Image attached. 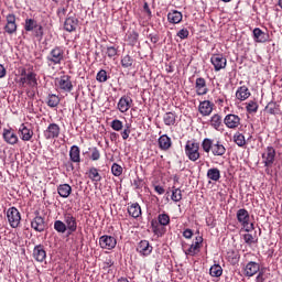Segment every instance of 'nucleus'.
Here are the masks:
<instances>
[{
  "label": "nucleus",
  "mask_w": 282,
  "mask_h": 282,
  "mask_svg": "<svg viewBox=\"0 0 282 282\" xmlns=\"http://www.w3.org/2000/svg\"><path fill=\"white\" fill-rule=\"evenodd\" d=\"M176 120H177V115H175V112H166L163 116V122L164 124H166V127H174Z\"/></svg>",
  "instance_id": "obj_34"
},
{
  "label": "nucleus",
  "mask_w": 282,
  "mask_h": 282,
  "mask_svg": "<svg viewBox=\"0 0 282 282\" xmlns=\"http://www.w3.org/2000/svg\"><path fill=\"white\" fill-rule=\"evenodd\" d=\"M172 202H182V189L174 188L171 196Z\"/></svg>",
  "instance_id": "obj_47"
},
{
  "label": "nucleus",
  "mask_w": 282,
  "mask_h": 282,
  "mask_svg": "<svg viewBox=\"0 0 282 282\" xmlns=\"http://www.w3.org/2000/svg\"><path fill=\"white\" fill-rule=\"evenodd\" d=\"M19 87H39V82L36 79V73L29 72L25 77H20L18 80Z\"/></svg>",
  "instance_id": "obj_5"
},
{
  "label": "nucleus",
  "mask_w": 282,
  "mask_h": 282,
  "mask_svg": "<svg viewBox=\"0 0 282 282\" xmlns=\"http://www.w3.org/2000/svg\"><path fill=\"white\" fill-rule=\"evenodd\" d=\"M261 270V265L254 261H250L246 264L243 269L245 276H254Z\"/></svg>",
  "instance_id": "obj_16"
},
{
  "label": "nucleus",
  "mask_w": 282,
  "mask_h": 282,
  "mask_svg": "<svg viewBox=\"0 0 282 282\" xmlns=\"http://www.w3.org/2000/svg\"><path fill=\"white\" fill-rule=\"evenodd\" d=\"M86 175H88L91 182H100L102 180V176L100 175V173L98 172V169L96 167H90L86 173Z\"/></svg>",
  "instance_id": "obj_38"
},
{
  "label": "nucleus",
  "mask_w": 282,
  "mask_h": 282,
  "mask_svg": "<svg viewBox=\"0 0 282 282\" xmlns=\"http://www.w3.org/2000/svg\"><path fill=\"white\" fill-rule=\"evenodd\" d=\"M158 221L160 226H169V224H171V217L169 214H160L158 216Z\"/></svg>",
  "instance_id": "obj_44"
},
{
  "label": "nucleus",
  "mask_w": 282,
  "mask_h": 282,
  "mask_svg": "<svg viewBox=\"0 0 282 282\" xmlns=\"http://www.w3.org/2000/svg\"><path fill=\"white\" fill-rule=\"evenodd\" d=\"M46 61L50 63V65H61V63L65 61V51H63L61 46H55L51 50Z\"/></svg>",
  "instance_id": "obj_4"
},
{
  "label": "nucleus",
  "mask_w": 282,
  "mask_h": 282,
  "mask_svg": "<svg viewBox=\"0 0 282 282\" xmlns=\"http://www.w3.org/2000/svg\"><path fill=\"white\" fill-rule=\"evenodd\" d=\"M207 177L208 180H212V182H219L221 172L217 167H212L207 171Z\"/></svg>",
  "instance_id": "obj_35"
},
{
  "label": "nucleus",
  "mask_w": 282,
  "mask_h": 282,
  "mask_svg": "<svg viewBox=\"0 0 282 282\" xmlns=\"http://www.w3.org/2000/svg\"><path fill=\"white\" fill-rule=\"evenodd\" d=\"M138 39H140V34L137 31H132L129 35H128V41L130 45H137L138 43Z\"/></svg>",
  "instance_id": "obj_46"
},
{
  "label": "nucleus",
  "mask_w": 282,
  "mask_h": 282,
  "mask_svg": "<svg viewBox=\"0 0 282 282\" xmlns=\"http://www.w3.org/2000/svg\"><path fill=\"white\" fill-rule=\"evenodd\" d=\"M111 173L115 175V177H120L122 175V166H120L118 163H113L111 166Z\"/></svg>",
  "instance_id": "obj_48"
},
{
  "label": "nucleus",
  "mask_w": 282,
  "mask_h": 282,
  "mask_svg": "<svg viewBox=\"0 0 282 282\" xmlns=\"http://www.w3.org/2000/svg\"><path fill=\"white\" fill-rule=\"evenodd\" d=\"M128 214L130 215V217H133V219H138V217L142 215V208L140 207V204L134 203L128 206Z\"/></svg>",
  "instance_id": "obj_31"
},
{
  "label": "nucleus",
  "mask_w": 282,
  "mask_h": 282,
  "mask_svg": "<svg viewBox=\"0 0 282 282\" xmlns=\"http://www.w3.org/2000/svg\"><path fill=\"white\" fill-rule=\"evenodd\" d=\"M64 224L66 225L68 235H72L73 232H76V230H78V223L76 221V217H74L72 213L64 214Z\"/></svg>",
  "instance_id": "obj_9"
},
{
  "label": "nucleus",
  "mask_w": 282,
  "mask_h": 282,
  "mask_svg": "<svg viewBox=\"0 0 282 282\" xmlns=\"http://www.w3.org/2000/svg\"><path fill=\"white\" fill-rule=\"evenodd\" d=\"M256 281H257V282H263V281H264V279H263V272H259V274H258L257 278H256Z\"/></svg>",
  "instance_id": "obj_64"
},
{
  "label": "nucleus",
  "mask_w": 282,
  "mask_h": 282,
  "mask_svg": "<svg viewBox=\"0 0 282 282\" xmlns=\"http://www.w3.org/2000/svg\"><path fill=\"white\" fill-rule=\"evenodd\" d=\"M210 127L216 131H221V127H224V122L219 113H215L209 120Z\"/></svg>",
  "instance_id": "obj_28"
},
{
  "label": "nucleus",
  "mask_w": 282,
  "mask_h": 282,
  "mask_svg": "<svg viewBox=\"0 0 282 282\" xmlns=\"http://www.w3.org/2000/svg\"><path fill=\"white\" fill-rule=\"evenodd\" d=\"M58 87L62 89V91H72L74 89V85L72 84V77L69 75L61 76L58 79Z\"/></svg>",
  "instance_id": "obj_15"
},
{
  "label": "nucleus",
  "mask_w": 282,
  "mask_h": 282,
  "mask_svg": "<svg viewBox=\"0 0 282 282\" xmlns=\"http://www.w3.org/2000/svg\"><path fill=\"white\" fill-rule=\"evenodd\" d=\"M36 28H39V22H36V20H34V19H26L25 20L24 30L26 32H32Z\"/></svg>",
  "instance_id": "obj_41"
},
{
  "label": "nucleus",
  "mask_w": 282,
  "mask_h": 282,
  "mask_svg": "<svg viewBox=\"0 0 282 282\" xmlns=\"http://www.w3.org/2000/svg\"><path fill=\"white\" fill-rule=\"evenodd\" d=\"M182 19H184V17L182 15V12L177 10H173L172 12L167 13L169 23H173V24L182 23Z\"/></svg>",
  "instance_id": "obj_29"
},
{
  "label": "nucleus",
  "mask_w": 282,
  "mask_h": 282,
  "mask_svg": "<svg viewBox=\"0 0 282 282\" xmlns=\"http://www.w3.org/2000/svg\"><path fill=\"white\" fill-rule=\"evenodd\" d=\"M188 34H189L188 29H182L177 32L176 36H178V39L184 40V39H188Z\"/></svg>",
  "instance_id": "obj_55"
},
{
  "label": "nucleus",
  "mask_w": 282,
  "mask_h": 282,
  "mask_svg": "<svg viewBox=\"0 0 282 282\" xmlns=\"http://www.w3.org/2000/svg\"><path fill=\"white\" fill-rule=\"evenodd\" d=\"M122 127H123L122 121L118 119L112 120L111 129H113V131H122Z\"/></svg>",
  "instance_id": "obj_51"
},
{
  "label": "nucleus",
  "mask_w": 282,
  "mask_h": 282,
  "mask_svg": "<svg viewBox=\"0 0 282 282\" xmlns=\"http://www.w3.org/2000/svg\"><path fill=\"white\" fill-rule=\"evenodd\" d=\"M143 10H144V12H147V14L149 15V17H151V9L149 8V3H144V6H143Z\"/></svg>",
  "instance_id": "obj_63"
},
{
  "label": "nucleus",
  "mask_w": 282,
  "mask_h": 282,
  "mask_svg": "<svg viewBox=\"0 0 282 282\" xmlns=\"http://www.w3.org/2000/svg\"><path fill=\"white\" fill-rule=\"evenodd\" d=\"M2 138L7 144H17L19 142V137L12 129H3Z\"/></svg>",
  "instance_id": "obj_20"
},
{
  "label": "nucleus",
  "mask_w": 282,
  "mask_h": 282,
  "mask_svg": "<svg viewBox=\"0 0 282 282\" xmlns=\"http://www.w3.org/2000/svg\"><path fill=\"white\" fill-rule=\"evenodd\" d=\"M46 105L54 109V107H58L61 105V97L56 96L55 94H50L47 96Z\"/></svg>",
  "instance_id": "obj_37"
},
{
  "label": "nucleus",
  "mask_w": 282,
  "mask_h": 282,
  "mask_svg": "<svg viewBox=\"0 0 282 282\" xmlns=\"http://www.w3.org/2000/svg\"><path fill=\"white\" fill-rule=\"evenodd\" d=\"M6 34L12 35L17 34L18 25H17V15L13 13H9L6 17V24L3 26Z\"/></svg>",
  "instance_id": "obj_7"
},
{
  "label": "nucleus",
  "mask_w": 282,
  "mask_h": 282,
  "mask_svg": "<svg viewBox=\"0 0 282 282\" xmlns=\"http://www.w3.org/2000/svg\"><path fill=\"white\" fill-rule=\"evenodd\" d=\"M61 135V127L57 123H51L44 130V138L45 140H56Z\"/></svg>",
  "instance_id": "obj_10"
},
{
  "label": "nucleus",
  "mask_w": 282,
  "mask_h": 282,
  "mask_svg": "<svg viewBox=\"0 0 282 282\" xmlns=\"http://www.w3.org/2000/svg\"><path fill=\"white\" fill-rule=\"evenodd\" d=\"M19 134L23 142H30L32 140V135H34V131L25 127V123H22L19 128Z\"/></svg>",
  "instance_id": "obj_22"
},
{
  "label": "nucleus",
  "mask_w": 282,
  "mask_h": 282,
  "mask_svg": "<svg viewBox=\"0 0 282 282\" xmlns=\"http://www.w3.org/2000/svg\"><path fill=\"white\" fill-rule=\"evenodd\" d=\"M96 79L98 80V83H107V80L109 79V77L107 76V70L101 69L97 73V77Z\"/></svg>",
  "instance_id": "obj_49"
},
{
  "label": "nucleus",
  "mask_w": 282,
  "mask_h": 282,
  "mask_svg": "<svg viewBox=\"0 0 282 282\" xmlns=\"http://www.w3.org/2000/svg\"><path fill=\"white\" fill-rule=\"evenodd\" d=\"M131 133V130L129 129V126L127 127V129H124L122 132H121V137L123 140H129V135Z\"/></svg>",
  "instance_id": "obj_59"
},
{
  "label": "nucleus",
  "mask_w": 282,
  "mask_h": 282,
  "mask_svg": "<svg viewBox=\"0 0 282 282\" xmlns=\"http://www.w3.org/2000/svg\"><path fill=\"white\" fill-rule=\"evenodd\" d=\"M213 107H215L213 102L205 100L199 104L198 111L203 116H210L213 113Z\"/></svg>",
  "instance_id": "obj_24"
},
{
  "label": "nucleus",
  "mask_w": 282,
  "mask_h": 282,
  "mask_svg": "<svg viewBox=\"0 0 282 282\" xmlns=\"http://www.w3.org/2000/svg\"><path fill=\"white\" fill-rule=\"evenodd\" d=\"M90 160H93L94 162L100 160V151L98 150V148H93Z\"/></svg>",
  "instance_id": "obj_53"
},
{
  "label": "nucleus",
  "mask_w": 282,
  "mask_h": 282,
  "mask_svg": "<svg viewBox=\"0 0 282 282\" xmlns=\"http://www.w3.org/2000/svg\"><path fill=\"white\" fill-rule=\"evenodd\" d=\"M185 155L191 162H197L202 154L199 153V142L195 140H188L185 144Z\"/></svg>",
  "instance_id": "obj_2"
},
{
  "label": "nucleus",
  "mask_w": 282,
  "mask_h": 282,
  "mask_svg": "<svg viewBox=\"0 0 282 282\" xmlns=\"http://www.w3.org/2000/svg\"><path fill=\"white\" fill-rule=\"evenodd\" d=\"M210 63L212 65H214L215 72H221V69H226L228 61L226 59V57H224L223 54H214L210 57Z\"/></svg>",
  "instance_id": "obj_8"
},
{
  "label": "nucleus",
  "mask_w": 282,
  "mask_h": 282,
  "mask_svg": "<svg viewBox=\"0 0 282 282\" xmlns=\"http://www.w3.org/2000/svg\"><path fill=\"white\" fill-rule=\"evenodd\" d=\"M117 243H118V241L116 240V238H113L111 236L105 235L99 238V246L104 250H113V248H116Z\"/></svg>",
  "instance_id": "obj_12"
},
{
  "label": "nucleus",
  "mask_w": 282,
  "mask_h": 282,
  "mask_svg": "<svg viewBox=\"0 0 282 282\" xmlns=\"http://www.w3.org/2000/svg\"><path fill=\"white\" fill-rule=\"evenodd\" d=\"M274 158H276V150L273 147H268L267 151L262 154L264 166H272L274 164Z\"/></svg>",
  "instance_id": "obj_14"
},
{
  "label": "nucleus",
  "mask_w": 282,
  "mask_h": 282,
  "mask_svg": "<svg viewBox=\"0 0 282 282\" xmlns=\"http://www.w3.org/2000/svg\"><path fill=\"white\" fill-rule=\"evenodd\" d=\"M133 63H135V59H133L131 55H124L121 57V66L123 69H131V67H133Z\"/></svg>",
  "instance_id": "obj_39"
},
{
  "label": "nucleus",
  "mask_w": 282,
  "mask_h": 282,
  "mask_svg": "<svg viewBox=\"0 0 282 282\" xmlns=\"http://www.w3.org/2000/svg\"><path fill=\"white\" fill-rule=\"evenodd\" d=\"M69 160L75 164H80V148H78V145L70 147Z\"/></svg>",
  "instance_id": "obj_27"
},
{
  "label": "nucleus",
  "mask_w": 282,
  "mask_h": 282,
  "mask_svg": "<svg viewBox=\"0 0 282 282\" xmlns=\"http://www.w3.org/2000/svg\"><path fill=\"white\" fill-rule=\"evenodd\" d=\"M243 241L245 243H248V246H252V243H254V237L252 236V234H245Z\"/></svg>",
  "instance_id": "obj_54"
},
{
  "label": "nucleus",
  "mask_w": 282,
  "mask_h": 282,
  "mask_svg": "<svg viewBox=\"0 0 282 282\" xmlns=\"http://www.w3.org/2000/svg\"><path fill=\"white\" fill-rule=\"evenodd\" d=\"M148 39H150L151 43L155 45L160 41V35L158 33H150Z\"/></svg>",
  "instance_id": "obj_56"
},
{
  "label": "nucleus",
  "mask_w": 282,
  "mask_h": 282,
  "mask_svg": "<svg viewBox=\"0 0 282 282\" xmlns=\"http://www.w3.org/2000/svg\"><path fill=\"white\" fill-rule=\"evenodd\" d=\"M279 107V104L271 101L267 105L265 111L271 116H279L281 113V109Z\"/></svg>",
  "instance_id": "obj_36"
},
{
  "label": "nucleus",
  "mask_w": 282,
  "mask_h": 282,
  "mask_svg": "<svg viewBox=\"0 0 282 282\" xmlns=\"http://www.w3.org/2000/svg\"><path fill=\"white\" fill-rule=\"evenodd\" d=\"M209 274L210 276L219 278L221 274H224V269H221V265L219 264H214L209 269Z\"/></svg>",
  "instance_id": "obj_42"
},
{
  "label": "nucleus",
  "mask_w": 282,
  "mask_h": 282,
  "mask_svg": "<svg viewBox=\"0 0 282 282\" xmlns=\"http://www.w3.org/2000/svg\"><path fill=\"white\" fill-rule=\"evenodd\" d=\"M183 237H185V239H191L193 237V230L191 229H185L183 231Z\"/></svg>",
  "instance_id": "obj_60"
},
{
  "label": "nucleus",
  "mask_w": 282,
  "mask_h": 282,
  "mask_svg": "<svg viewBox=\"0 0 282 282\" xmlns=\"http://www.w3.org/2000/svg\"><path fill=\"white\" fill-rule=\"evenodd\" d=\"M236 217L246 232H250L254 229V224H250V213H248L246 208L238 209Z\"/></svg>",
  "instance_id": "obj_3"
},
{
  "label": "nucleus",
  "mask_w": 282,
  "mask_h": 282,
  "mask_svg": "<svg viewBox=\"0 0 282 282\" xmlns=\"http://www.w3.org/2000/svg\"><path fill=\"white\" fill-rule=\"evenodd\" d=\"M253 40L256 43H265V41H268V34H265L261 29L256 28L253 30Z\"/></svg>",
  "instance_id": "obj_33"
},
{
  "label": "nucleus",
  "mask_w": 282,
  "mask_h": 282,
  "mask_svg": "<svg viewBox=\"0 0 282 282\" xmlns=\"http://www.w3.org/2000/svg\"><path fill=\"white\" fill-rule=\"evenodd\" d=\"M204 241V238L202 237H196V241L188 247V249L185 250V254H188L189 257H195L197 252H199V243Z\"/></svg>",
  "instance_id": "obj_26"
},
{
  "label": "nucleus",
  "mask_w": 282,
  "mask_h": 282,
  "mask_svg": "<svg viewBox=\"0 0 282 282\" xmlns=\"http://www.w3.org/2000/svg\"><path fill=\"white\" fill-rule=\"evenodd\" d=\"M154 191H155V193H158V195H164V193H165L164 187H162L160 185H155Z\"/></svg>",
  "instance_id": "obj_61"
},
{
  "label": "nucleus",
  "mask_w": 282,
  "mask_h": 282,
  "mask_svg": "<svg viewBox=\"0 0 282 282\" xmlns=\"http://www.w3.org/2000/svg\"><path fill=\"white\" fill-rule=\"evenodd\" d=\"M137 252L142 257H149L153 252V247L149 243V240H141L137 247Z\"/></svg>",
  "instance_id": "obj_17"
},
{
  "label": "nucleus",
  "mask_w": 282,
  "mask_h": 282,
  "mask_svg": "<svg viewBox=\"0 0 282 282\" xmlns=\"http://www.w3.org/2000/svg\"><path fill=\"white\" fill-rule=\"evenodd\" d=\"M200 147L204 153H212L215 158H223L226 155V147L219 140L205 138Z\"/></svg>",
  "instance_id": "obj_1"
},
{
  "label": "nucleus",
  "mask_w": 282,
  "mask_h": 282,
  "mask_svg": "<svg viewBox=\"0 0 282 282\" xmlns=\"http://www.w3.org/2000/svg\"><path fill=\"white\" fill-rule=\"evenodd\" d=\"M77 28H78V19L70 17L65 20L64 30H66V32H76Z\"/></svg>",
  "instance_id": "obj_25"
},
{
  "label": "nucleus",
  "mask_w": 282,
  "mask_h": 282,
  "mask_svg": "<svg viewBox=\"0 0 282 282\" xmlns=\"http://www.w3.org/2000/svg\"><path fill=\"white\" fill-rule=\"evenodd\" d=\"M67 14V7H61L57 9L58 19H63Z\"/></svg>",
  "instance_id": "obj_57"
},
{
  "label": "nucleus",
  "mask_w": 282,
  "mask_h": 282,
  "mask_svg": "<svg viewBox=\"0 0 282 282\" xmlns=\"http://www.w3.org/2000/svg\"><path fill=\"white\" fill-rule=\"evenodd\" d=\"M234 142L238 147H246V137L240 132H237L236 134H234Z\"/></svg>",
  "instance_id": "obj_43"
},
{
  "label": "nucleus",
  "mask_w": 282,
  "mask_h": 282,
  "mask_svg": "<svg viewBox=\"0 0 282 282\" xmlns=\"http://www.w3.org/2000/svg\"><path fill=\"white\" fill-rule=\"evenodd\" d=\"M35 32V36H43V26L41 24H37L36 29H33Z\"/></svg>",
  "instance_id": "obj_58"
},
{
  "label": "nucleus",
  "mask_w": 282,
  "mask_h": 282,
  "mask_svg": "<svg viewBox=\"0 0 282 282\" xmlns=\"http://www.w3.org/2000/svg\"><path fill=\"white\" fill-rule=\"evenodd\" d=\"M236 98L238 100H248L250 98V90L246 86H240L236 91Z\"/></svg>",
  "instance_id": "obj_32"
},
{
  "label": "nucleus",
  "mask_w": 282,
  "mask_h": 282,
  "mask_svg": "<svg viewBox=\"0 0 282 282\" xmlns=\"http://www.w3.org/2000/svg\"><path fill=\"white\" fill-rule=\"evenodd\" d=\"M106 54L108 58H113V56H118V48H116L115 46H108Z\"/></svg>",
  "instance_id": "obj_52"
},
{
  "label": "nucleus",
  "mask_w": 282,
  "mask_h": 282,
  "mask_svg": "<svg viewBox=\"0 0 282 282\" xmlns=\"http://www.w3.org/2000/svg\"><path fill=\"white\" fill-rule=\"evenodd\" d=\"M224 124L227 129H237L241 124V118L237 115L229 113L225 116Z\"/></svg>",
  "instance_id": "obj_13"
},
{
  "label": "nucleus",
  "mask_w": 282,
  "mask_h": 282,
  "mask_svg": "<svg viewBox=\"0 0 282 282\" xmlns=\"http://www.w3.org/2000/svg\"><path fill=\"white\" fill-rule=\"evenodd\" d=\"M57 193H58L59 197L67 199V197H69V195H72V186L67 183L61 184L57 187Z\"/></svg>",
  "instance_id": "obj_30"
},
{
  "label": "nucleus",
  "mask_w": 282,
  "mask_h": 282,
  "mask_svg": "<svg viewBox=\"0 0 282 282\" xmlns=\"http://www.w3.org/2000/svg\"><path fill=\"white\" fill-rule=\"evenodd\" d=\"M8 221L11 228H19V224H21V213L17 207H11L7 210Z\"/></svg>",
  "instance_id": "obj_6"
},
{
  "label": "nucleus",
  "mask_w": 282,
  "mask_h": 282,
  "mask_svg": "<svg viewBox=\"0 0 282 282\" xmlns=\"http://www.w3.org/2000/svg\"><path fill=\"white\" fill-rule=\"evenodd\" d=\"M195 89L197 96H206V94H208V86L206 85V79L203 77L196 78Z\"/></svg>",
  "instance_id": "obj_21"
},
{
  "label": "nucleus",
  "mask_w": 282,
  "mask_h": 282,
  "mask_svg": "<svg viewBox=\"0 0 282 282\" xmlns=\"http://www.w3.org/2000/svg\"><path fill=\"white\" fill-rule=\"evenodd\" d=\"M152 230L154 235H158V237H162L164 235V227L160 225H155V223L152 221Z\"/></svg>",
  "instance_id": "obj_50"
},
{
  "label": "nucleus",
  "mask_w": 282,
  "mask_h": 282,
  "mask_svg": "<svg viewBox=\"0 0 282 282\" xmlns=\"http://www.w3.org/2000/svg\"><path fill=\"white\" fill-rule=\"evenodd\" d=\"M36 216L31 221V228L36 232H43L47 228V224L45 223V218L39 215V212L35 213Z\"/></svg>",
  "instance_id": "obj_11"
},
{
  "label": "nucleus",
  "mask_w": 282,
  "mask_h": 282,
  "mask_svg": "<svg viewBox=\"0 0 282 282\" xmlns=\"http://www.w3.org/2000/svg\"><path fill=\"white\" fill-rule=\"evenodd\" d=\"M133 104V99L131 97L122 96L118 101V109L121 113H127L129 109H131V105Z\"/></svg>",
  "instance_id": "obj_18"
},
{
  "label": "nucleus",
  "mask_w": 282,
  "mask_h": 282,
  "mask_svg": "<svg viewBox=\"0 0 282 282\" xmlns=\"http://www.w3.org/2000/svg\"><path fill=\"white\" fill-rule=\"evenodd\" d=\"M54 230H56V232H59L61 235H65V232H67V225L65 224V221L62 220H55L54 221Z\"/></svg>",
  "instance_id": "obj_40"
},
{
  "label": "nucleus",
  "mask_w": 282,
  "mask_h": 282,
  "mask_svg": "<svg viewBox=\"0 0 282 282\" xmlns=\"http://www.w3.org/2000/svg\"><path fill=\"white\" fill-rule=\"evenodd\" d=\"M247 111L249 113H257V111L259 110V104H257V101L254 100H250L248 104H247V107H246Z\"/></svg>",
  "instance_id": "obj_45"
},
{
  "label": "nucleus",
  "mask_w": 282,
  "mask_h": 282,
  "mask_svg": "<svg viewBox=\"0 0 282 282\" xmlns=\"http://www.w3.org/2000/svg\"><path fill=\"white\" fill-rule=\"evenodd\" d=\"M159 149L161 151H169L171 147H173V141L171 140V137L167 134H162L158 140Z\"/></svg>",
  "instance_id": "obj_23"
},
{
  "label": "nucleus",
  "mask_w": 282,
  "mask_h": 282,
  "mask_svg": "<svg viewBox=\"0 0 282 282\" xmlns=\"http://www.w3.org/2000/svg\"><path fill=\"white\" fill-rule=\"evenodd\" d=\"M0 78H6V67L0 64Z\"/></svg>",
  "instance_id": "obj_62"
},
{
  "label": "nucleus",
  "mask_w": 282,
  "mask_h": 282,
  "mask_svg": "<svg viewBox=\"0 0 282 282\" xmlns=\"http://www.w3.org/2000/svg\"><path fill=\"white\" fill-rule=\"evenodd\" d=\"M33 258L39 263H43V261H45V259H47V252H45V248L43 247V245H37L34 247Z\"/></svg>",
  "instance_id": "obj_19"
}]
</instances>
